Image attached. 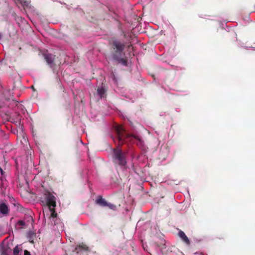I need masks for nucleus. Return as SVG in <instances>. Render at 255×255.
Listing matches in <instances>:
<instances>
[{
    "instance_id": "1",
    "label": "nucleus",
    "mask_w": 255,
    "mask_h": 255,
    "mask_svg": "<svg viewBox=\"0 0 255 255\" xmlns=\"http://www.w3.org/2000/svg\"><path fill=\"white\" fill-rule=\"evenodd\" d=\"M41 198L42 203L47 207V209L50 212V217L53 218H55L57 214L54 209L56 206V198L55 196L50 193L46 192Z\"/></svg>"
},
{
    "instance_id": "2",
    "label": "nucleus",
    "mask_w": 255,
    "mask_h": 255,
    "mask_svg": "<svg viewBox=\"0 0 255 255\" xmlns=\"http://www.w3.org/2000/svg\"><path fill=\"white\" fill-rule=\"evenodd\" d=\"M113 159L115 162L121 166H125L127 163L125 155L119 147L113 150Z\"/></svg>"
},
{
    "instance_id": "3",
    "label": "nucleus",
    "mask_w": 255,
    "mask_h": 255,
    "mask_svg": "<svg viewBox=\"0 0 255 255\" xmlns=\"http://www.w3.org/2000/svg\"><path fill=\"white\" fill-rule=\"evenodd\" d=\"M115 129L117 132L119 141L121 143H122L125 140H126L128 137V135L127 136L126 135L125 129L122 126H116L115 127Z\"/></svg>"
},
{
    "instance_id": "4",
    "label": "nucleus",
    "mask_w": 255,
    "mask_h": 255,
    "mask_svg": "<svg viewBox=\"0 0 255 255\" xmlns=\"http://www.w3.org/2000/svg\"><path fill=\"white\" fill-rule=\"evenodd\" d=\"M113 44L115 46L116 51L119 53H121L123 51L124 48V44L119 41H114Z\"/></svg>"
},
{
    "instance_id": "5",
    "label": "nucleus",
    "mask_w": 255,
    "mask_h": 255,
    "mask_svg": "<svg viewBox=\"0 0 255 255\" xmlns=\"http://www.w3.org/2000/svg\"><path fill=\"white\" fill-rule=\"evenodd\" d=\"M178 236L186 244L189 245L190 243V240L186 236L184 232L180 231L178 232Z\"/></svg>"
},
{
    "instance_id": "6",
    "label": "nucleus",
    "mask_w": 255,
    "mask_h": 255,
    "mask_svg": "<svg viewBox=\"0 0 255 255\" xmlns=\"http://www.w3.org/2000/svg\"><path fill=\"white\" fill-rule=\"evenodd\" d=\"M8 208L7 205L4 203H0V212L3 215H5L8 213Z\"/></svg>"
},
{
    "instance_id": "7",
    "label": "nucleus",
    "mask_w": 255,
    "mask_h": 255,
    "mask_svg": "<svg viewBox=\"0 0 255 255\" xmlns=\"http://www.w3.org/2000/svg\"><path fill=\"white\" fill-rule=\"evenodd\" d=\"M44 58L45 60L46 61L47 63L49 65H51L52 64L53 60H54V56L51 54H45L44 55Z\"/></svg>"
},
{
    "instance_id": "8",
    "label": "nucleus",
    "mask_w": 255,
    "mask_h": 255,
    "mask_svg": "<svg viewBox=\"0 0 255 255\" xmlns=\"http://www.w3.org/2000/svg\"><path fill=\"white\" fill-rule=\"evenodd\" d=\"M106 90L103 87L98 88L97 89L98 95L100 96V98L104 97Z\"/></svg>"
},
{
    "instance_id": "9",
    "label": "nucleus",
    "mask_w": 255,
    "mask_h": 255,
    "mask_svg": "<svg viewBox=\"0 0 255 255\" xmlns=\"http://www.w3.org/2000/svg\"><path fill=\"white\" fill-rule=\"evenodd\" d=\"M96 202L98 204L103 207L106 206L107 205V202L102 197L98 198L97 199Z\"/></svg>"
},
{
    "instance_id": "10",
    "label": "nucleus",
    "mask_w": 255,
    "mask_h": 255,
    "mask_svg": "<svg viewBox=\"0 0 255 255\" xmlns=\"http://www.w3.org/2000/svg\"><path fill=\"white\" fill-rule=\"evenodd\" d=\"M87 249V247L85 246V245H80V246H77L76 248H75V252H76V253H78L79 252H81L82 251H85Z\"/></svg>"
},
{
    "instance_id": "11",
    "label": "nucleus",
    "mask_w": 255,
    "mask_h": 255,
    "mask_svg": "<svg viewBox=\"0 0 255 255\" xmlns=\"http://www.w3.org/2000/svg\"><path fill=\"white\" fill-rule=\"evenodd\" d=\"M23 6H28L29 2L25 0H18Z\"/></svg>"
},
{
    "instance_id": "12",
    "label": "nucleus",
    "mask_w": 255,
    "mask_h": 255,
    "mask_svg": "<svg viewBox=\"0 0 255 255\" xmlns=\"http://www.w3.org/2000/svg\"><path fill=\"white\" fill-rule=\"evenodd\" d=\"M19 252V249L18 247L16 246L13 249V255H18Z\"/></svg>"
},
{
    "instance_id": "13",
    "label": "nucleus",
    "mask_w": 255,
    "mask_h": 255,
    "mask_svg": "<svg viewBox=\"0 0 255 255\" xmlns=\"http://www.w3.org/2000/svg\"><path fill=\"white\" fill-rule=\"evenodd\" d=\"M106 206H108L110 209H112L113 210H116V206L113 204L107 203V205Z\"/></svg>"
},
{
    "instance_id": "14",
    "label": "nucleus",
    "mask_w": 255,
    "mask_h": 255,
    "mask_svg": "<svg viewBox=\"0 0 255 255\" xmlns=\"http://www.w3.org/2000/svg\"><path fill=\"white\" fill-rule=\"evenodd\" d=\"M24 255H31L29 252H28L27 251H25Z\"/></svg>"
},
{
    "instance_id": "15",
    "label": "nucleus",
    "mask_w": 255,
    "mask_h": 255,
    "mask_svg": "<svg viewBox=\"0 0 255 255\" xmlns=\"http://www.w3.org/2000/svg\"><path fill=\"white\" fill-rule=\"evenodd\" d=\"M121 61L122 62V63L124 64V65H126V61L124 60V59H121Z\"/></svg>"
},
{
    "instance_id": "16",
    "label": "nucleus",
    "mask_w": 255,
    "mask_h": 255,
    "mask_svg": "<svg viewBox=\"0 0 255 255\" xmlns=\"http://www.w3.org/2000/svg\"><path fill=\"white\" fill-rule=\"evenodd\" d=\"M0 172L1 173V174L2 175L3 174V170L0 167Z\"/></svg>"
},
{
    "instance_id": "17",
    "label": "nucleus",
    "mask_w": 255,
    "mask_h": 255,
    "mask_svg": "<svg viewBox=\"0 0 255 255\" xmlns=\"http://www.w3.org/2000/svg\"><path fill=\"white\" fill-rule=\"evenodd\" d=\"M19 223L21 225H23V222L22 221H19Z\"/></svg>"
},
{
    "instance_id": "18",
    "label": "nucleus",
    "mask_w": 255,
    "mask_h": 255,
    "mask_svg": "<svg viewBox=\"0 0 255 255\" xmlns=\"http://www.w3.org/2000/svg\"><path fill=\"white\" fill-rule=\"evenodd\" d=\"M43 214L45 216V212L44 211Z\"/></svg>"
},
{
    "instance_id": "19",
    "label": "nucleus",
    "mask_w": 255,
    "mask_h": 255,
    "mask_svg": "<svg viewBox=\"0 0 255 255\" xmlns=\"http://www.w3.org/2000/svg\"><path fill=\"white\" fill-rule=\"evenodd\" d=\"M66 255H67V254H66Z\"/></svg>"
}]
</instances>
